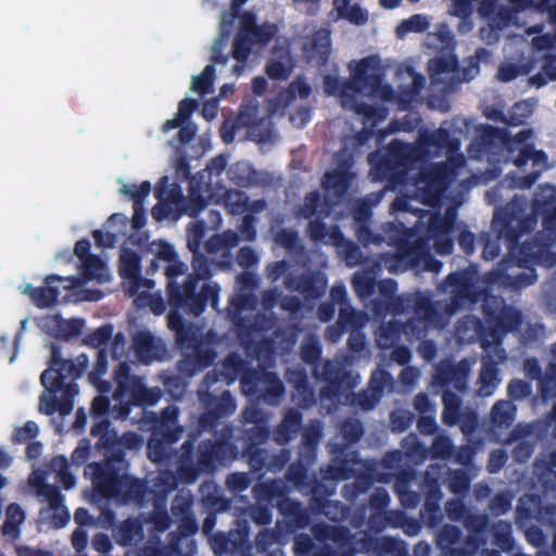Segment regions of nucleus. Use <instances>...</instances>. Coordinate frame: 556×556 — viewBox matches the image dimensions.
<instances>
[{"instance_id":"17","label":"nucleus","mask_w":556,"mask_h":556,"mask_svg":"<svg viewBox=\"0 0 556 556\" xmlns=\"http://www.w3.org/2000/svg\"><path fill=\"white\" fill-rule=\"evenodd\" d=\"M285 287L300 293L307 301H315L324 296L328 280L318 271L303 273L300 275L288 274L283 279Z\"/></svg>"},{"instance_id":"26","label":"nucleus","mask_w":556,"mask_h":556,"mask_svg":"<svg viewBox=\"0 0 556 556\" xmlns=\"http://www.w3.org/2000/svg\"><path fill=\"white\" fill-rule=\"evenodd\" d=\"M509 138V131L506 128H497L489 124H482L476 128V137L472 147L479 153H492L496 149L505 148V140Z\"/></svg>"},{"instance_id":"62","label":"nucleus","mask_w":556,"mask_h":556,"mask_svg":"<svg viewBox=\"0 0 556 556\" xmlns=\"http://www.w3.org/2000/svg\"><path fill=\"white\" fill-rule=\"evenodd\" d=\"M321 353V345L315 337H308L303 341L300 356L305 364L312 366V369L323 363Z\"/></svg>"},{"instance_id":"64","label":"nucleus","mask_w":556,"mask_h":556,"mask_svg":"<svg viewBox=\"0 0 556 556\" xmlns=\"http://www.w3.org/2000/svg\"><path fill=\"white\" fill-rule=\"evenodd\" d=\"M339 432L345 441L343 444L349 447L350 444H355L362 439L364 427L359 419L346 418L340 424Z\"/></svg>"},{"instance_id":"11","label":"nucleus","mask_w":556,"mask_h":556,"mask_svg":"<svg viewBox=\"0 0 556 556\" xmlns=\"http://www.w3.org/2000/svg\"><path fill=\"white\" fill-rule=\"evenodd\" d=\"M440 288L450 293V301L443 311L447 315H454L467 302H475L477 294L471 276L467 271H454L448 274L441 282Z\"/></svg>"},{"instance_id":"24","label":"nucleus","mask_w":556,"mask_h":556,"mask_svg":"<svg viewBox=\"0 0 556 556\" xmlns=\"http://www.w3.org/2000/svg\"><path fill=\"white\" fill-rule=\"evenodd\" d=\"M238 528L228 533L217 532L211 536V545L216 555L235 552L249 539L250 527L247 520L237 519Z\"/></svg>"},{"instance_id":"33","label":"nucleus","mask_w":556,"mask_h":556,"mask_svg":"<svg viewBox=\"0 0 556 556\" xmlns=\"http://www.w3.org/2000/svg\"><path fill=\"white\" fill-rule=\"evenodd\" d=\"M525 270L510 275L502 271L494 273V280H498L500 283L514 291H520L527 287L534 285L538 280V275L533 266L528 265L522 267Z\"/></svg>"},{"instance_id":"63","label":"nucleus","mask_w":556,"mask_h":556,"mask_svg":"<svg viewBox=\"0 0 556 556\" xmlns=\"http://www.w3.org/2000/svg\"><path fill=\"white\" fill-rule=\"evenodd\" d=\"M352 287L359 299H368L375 293L377 281L368 273H355L352 277Z\"/></svg>"},{"instance_id":"51","label":"nucleus","mask_w":556,"mask_h":556,"mask_svg":"<svg viewBox=\"0 0 556 556\" xmlns=\"http://www.w3.org/2000/svg\"><path fill=\"white\" fill-rule=\"evenodd\" d=\"M492 543L502 552H511L515 548L511 525L505 520H498L491 527Z\"/></svg>"},{"instance_id":"6","label":"nucleus","mask_w":556,"mask_h":556,"mask_svg":"<svg viewBox=\"0 0 556 556\" xmlns=\"http://www.w3.org/2000/svg\"><path fill=\"white\" fill-rule=\"evenodd\" d=\"M165 290L169 312L199 317L208 304L217 307L220 287L216 282H203L200 286L186 277L182 282H168Z\"/></svg>"},{"instance_id":"41","label":"nucleus","mask_w":556,"mask_h":556,"mask_svg":"<svg viewBox=\"0 0 556 556\" xmlns=\"http://www.w3.org/2000/svg\"><path fill=\"white\" fill-rule=\"evenodd\" d=\"M115 539L121 546H131L143 539V527L137 519L128 518L115 530Z\"/></svg>"},{"instance_id":"38","label":"nucleus","mask_w":556,"mask_h":556,"mask_svg":"<svg viewBox=\"0 0 556 556\" xmlns=\"http://www.w3.org/2000/svg\"><path fill=\"white\" fill-rule=\"evenodd\" d=\"M202 504L211 513H223L231 507V501L219 494L218 486L214 482H205L201 485Z\"/></svg>"},{"instance_id":"50","label":"nucleus","mask_w":556,"mask_h":556,"mask_svg":"<svg viewBox=\"0 0 556 556\" xmlns=\"http://www.w3.org/2000/svg\"><path fill=\"white\" fill-rule=\"evenodd\" d=\"M332 238L334 239L336 244L340 249V252L342 253L348 266L354 267L362 263L363 253L355 242L345 239L339 229L333 230Z\"/></svg>"},{"instance_id":"22","label":"nucleus","mask_w":556,"mask_h":556,"mask_svg":"<svg viewBox=\"0 0 556 556\" xmlns=\"http://www.w3.org/2000/svg\"><path fill=\"white\" fill-rule=\"evenodd\" d=\"M241 345L247 355L256 359L260 363L258 368L270 367L276 362L277 346L274 338H263L261 340H253L245 338L244 332L239 333Z\"/></svg>"},{"instance_id":"8","label":"nucleus","mask_w":556,"mask_h":556,"mask_svg":"<svg viewBox=\"0 0 556 556\" xmlns=\"http://www.w3.org/2000/svg\"><path fill=\"white\" fill-rule=\"evenodd\" d=\"M482 313L486 323V327L480 333L483 348L491 343L501 344L504 337L517 331L523 321V315L519 309L495 296L484 299Z\"/></svg>"},{"instance_id":"4","label":"nucleus","mask_w":556,"mask_h":556,"mask_svg":"<svg viewBox=\"0 0 556 556\" xmlns=\"http://www.w3.org/2000/svg\"><path fill=\"white\" fill-rule=\"evenodd\" d=\"M218 427L210 431L214 439L202 440L197 447L192 439H187L181 444L176 457V472L182 483L192 484L200 476L214 473L238 458L239 448L231 441L232 426L225 424L217 430Z\"/></svg>"},{"instance_id":"14","label":"nucleus","mask_w":556,"mask_h":556,"mask_svg":"<svg viewBox=\"0 0 556 556\" xmlns=\"http://www.w3.org/2000/svg\"><path fill=\"white\" fill-rule=\"evenodd\" d=\"M161 492L162 491L150 488L147 480L126 473L123 477L116 496L113 498L123 504H132L143 509L147 508Z\"/></svg>"},{"instance_id":"12","label":"nucleus","mask_w":556,"mask_h":556,"mask_svg":"<svg viewBox=\"0 0 556 556\" xmlns=\"http://www.w3.org/2000/svg\"><path fill=\"white\" fill-rule=\"evenodd\" d=\"M383 80V75L372 58L357 62L350 80L344 81L341 93H376Z\"/></svg>"},{"instance_id":"44","label":"nucleus","mask_w":556,"mask_h":556,"mask_svg":"<svg viewBox=\"0 0 556 556\" xmlns=\"http://www.w3.org/2000/svg\"><path fill=\"white\" fill-rule=\"evenodd\" d=\"M365 551H374L379 556L393 555L402 549V542L393 536L365 538L362 540Z\"/></svg>"},{"instance_id":"5","label":"nucleus","mask_w":556,"mask_h":556,"mask_svg":"<svg viewBox=\"0 0 556 556\" xmlns=\"http://www.w3.org/2000/svg\"><path fill=\"white\" fill-rule=\"evenodd\" d=\"M113 381L116 388L113 400V418L126 419L132 406H153L162 397L160 388H147L143 378L131 374V367L126 361L119 362L113 371Z\"/></svg>"},{"instance_id":"39","label":"nucleus","mask_w":556,"mask_h":556,"mask_svg":"<svg viewBox=\"0 0 556 556\" xmlns=\"http://www.w3.org/2000/svg\"><path fill=\"white\" fill-rule=\"evenodd\" d=\"M154 195L159 202H165L170 206L176 205L179 211L182 204L186 202V198L182 194V190L178 184L168 185V177L163 176L155 189Z\"/></svg>"},{"instance_id":"42","label":"nucleus","mask_w":556,"mask_h":556,"mask_svg":"<svg viewBox=\"0 0 556 556\" xmlns=\"http://www.w3.org/2000/svg\"><path fill=\"white\" fill-rule=\"evenodd\" d=\"M516 416V406L508 400L496 401L490 412V421L495 428H509Z\"/></svg>"},{"instance_id":"13","label":"nucleus","mask_w":556,"mask_h":556,"mask_svg":"<svg viewBox=\"0 0 556 556\" xmlns=\"http://www.w3.org/2000/svg\"><path fill=\"white\" fill-rule=\"evenodd\" d=\"M313 376L316 380L325 382L319 391L321 399L332 400L350 387L349 371L340 363L331 359H325L319 366H315Z\"/></svg>"},{"instance_id":"25","label":"nucleus","mask_w":556,"mask_h":556,"mask_svg":"<svg viewBox=\"0 0 556 556\" xmlns=\"http://www.w3.org/2000/svg\"><path fill=\"white\" fill-rule=\"evenodd\" d=\"M167 326L175 333L177 346L182 351L195 350V346H204L198 339L193 325L187 323L181 314L168 312Z\"/></svg>"},{"instance_id":"20","label":"nucleus","mask_w":556,"mask_h":556,"mask_svg":"<svg viewBox=\"0 0 556 556\" xmlns=\"http://www.w3.org/2000/svg\"><path fill=\"white\" fill-rule=\"evenodd\" d=\"M64 278L58 275H48L45 278V285L40 287H34L31 283H26L21 287V292L29 296L31 302L38 308H50L56 305L61 290L60 286H55V282H63Z\"/></svg>"},{"instance_id":"48","label":"nucleus","mask_w":556,"mask_h":556,"mask_svg":"<svg viewBox=\"0 0 556 556\" xmlns=\"http://www.w3.org/2000/svg\"><path fill=\"white\" fill-rule=\"evenodd\" d=\"M442 422L448 427L456 426L464 410L462 407V399L456 393L447 390L442 394Z\"/></svg>"},{"instance_id":"43","label":"nucleus","mask_w":556,"mask_h":556,"mask_svg":"<svg viewBox=\"0 0 556 556\" xmlns=\"http://www.w3.org/2000/svg\"><path fill=\"white\" fill-rule=\"evenodd\" d=\"M403 333L402 323L391 319L382 324L376 332V342L379 349L389 350L393 348L401 339Z\"/></svg>"},{"instance_id":"32","label":"nucleus","mask_w":556,"mask_h":556,"mask_svg":"<svg viewBox=\"0 0 556 556\" xmlns=\"http://www.w3.org/2000/svg\"><path fill=\"white\" fill-rule=\"evenodd\" d=\"M278 511L292 525L298 528H305L309 522V515L302 503L286 496L278 502Z\"/></svg>"},{"instance_id":"28","label":"nucleus","mask_w":556,"mask_h":556,"mask_svg":"<svg viewBox=\"0 0 556 556\" xmlns=\"http://www.w3.org/2000/svg\"><path fill=\"white\" fill-rule=\"evenodd\" d=\"M252 493L258 504L278 506V502L288 493V488L282 480L273 479L256 483Z\"/></svg>"},{"instance_id":"2","label":"nucleus","mask_w":556,"mask_h":556,"mask_svg":"<svg viewBox=\"0 0 556 556\" xmlns=\"http://www.w3.org/2000/svg\"><path fill=\"white\" fill-rule=\"evenodd\" d=\"M532 200L531 214L522 216V203L514 198L496 208L492 218V231L505 238L509 262L517 267L544 263L555 247L556 208L548 210V204L556 201V188L544 185Z\"/></svg>"},{"instance_id":"30","label":"nucleus","mask_w":556,"mask_h":556,"mask_svg":"<svg viewBox=\"0 0 556 556\" xmlns=\"http://www.w3.org/2000/svg\"><path fill=\"white\" fill-rule=\"evenodd\" d=\"M442 496L440 486L437 483L429 485L424 506L420 510V517L429 528H437L442 521L443 516L440 508Z\"/></svg>"},{"instance_id":"55","label":"nucleus","mask_w":556,"mask_h":556,"mask_svg":"<svg viewBox=\"0 0 556 556\" xmlns=\"http://www.w3.org/2000/svg\"><path fill=\"white\" fill-rule=\"evenodd\" d=\"M415 318L426 320L427 323H437L440 317V313L437 308V304L431 301L429 296L417 295L412 298V306Z\"/></svg>"},{"instance_id":"58","label":"nucleus","mask_w":556,"mask_h":556,"mask_svg":"<svg viewBox=\"0 0 556 556\" xmlns=\"http://www.w3.org/2000/svg\"><path fill=\"white\" fill-rule=\"evenodd\" d=\"M165 391L174 399H181L187 390L188 378L179 372L164 371L160 376Z\"/></svg>"},{"instance_id":"29","label":"nucleus","mask_w":556,"mask_h":556,"mask_svg":"<svg viewBox=\"0 0 556 556\" xmlns=\"http://www.w3.org/2000/svg\"><path fill=\"white\" fill-rule=\"evenodd\" d=\"M303 415L295 408H289L275 429V441L285 445L292 441L302 428Z\"/></svg>"},{"instance_id":"60","label":"nucleus","mask_w":556,"mask_h":556,"mask_svg":"<svg viewBox=\"0 0 556 556\" xmlns=\"http://www.w3.org/2000/svg\"><path fill=\"white\" fill-rule=\"evenodd\" d=\"M422 178L428 186L442 190L448 182L450 168L446 163H434L422 173Z\"/></svg>"},{"instance_id":"1","label":"nucleus","mask_w":556,"mask_h":556,"mask_svg":"<svg viewBox=\"0 0 556 556\" xmlns=\"http://www.w3.org/2000/svg\"><path fill=\"white\" fill-rule=\"evenodd\" d=\"M218 366L206 372L198 387V400L203 408L198 419V428L212 431L230 417L237 408V402L229 390H223L222 383L233 382L240 377L241 392L255 397L269 406H278L286 393L279 376L264 368H248L238 353L228 354Z\"/></svg>"},{"instance_id":"10","label":"nucleus","mask_w":556,"mask_h":556,"mask_svg":"<svg viewBox=\"0 0 556 556\" xmlns=\"http://www.w3.org/2000/svg\"><path fill=\"white\" fill-rule=\"evenodd\" d=\"M50 352L49 366L42 371L40 382L48 392L56 394L64 388L67 379L79 378V370H76L74 361L62 357L61 346L56 343H50Z\"/></svg>"},{"instance_id":"19","label":"nucleus","mask_w":556,"mask_h":556,"mask_svg":"<svg viewBox=\"0 0 556 556\" xmlns=\"http://www.w3.org/2000/svg\"><path fill=\"white\" fill-rule=\"evenodd\" d=\"M118 274L123 280L130 283V292L136 294L141 287L152 289L154 281L141 277V256L138 252L125 249L118 262Z\"/></svg>"},{"instance_id":"52","label":"nucleus","mask_w":556,"mask_h":556,"mask_svg":"<svg viewBox=\"0 0 556 556\" xmlns=\"http://www.w3.org/2000/svg\"><path fill=\"white\" fill-rule=\"evenodd\" d=\"M500 383L498 369L496 364L488 361L484 362L479 376L478 394L481 396H490Z\"/></svg>"},{"instance_id":"47","label":"nucleus","mask_w":556,"mask_h":556,"mask_svg":"<svg viewBox=\"0 0 556 556\" xmlns=\"http://www.w3.org/2000/svg\"><path fill=\"white\" fill-rule=\"evenodd\" d=\"M108 370V352L105 349H99L97 352V359L92 370L89 372L90 382L97 388L100 393L106 394L112 390L111 381L103 380L102 376Z\"/></svg>"},{"instance_id":"56","label":"nucleus","mask_w":556,"mask_h":556,"mask_svg":"<svg viewBox=\"0 0 556 556\" xmlns=\"http://www.w3.org/2000/svg\"><path fill=\"white\" fill-rule=\"evenodd\" d=\"M323 187L337 197H343L350 188V175L346 170L327 172L323 178Z\"/></svg>"},{"instance_id":"54","label":"nucleus","mask_w":556,"mask_h":556,"mask_svg":"<svg viewBox=\"0 0 556 556\" xmlns=\"http://www.w3.org/2000/svg\"><path fill=\"white\" fill-rule=\"evenodd\" d=\"M153 511L150 516V521L159 532H165L172 525V518L166 509V493L163 491L151 502Z\"/></svg>"},{"instance_id":"34","label":"nucleus","mask_w":556,"mask_h":556,"mask_svg":"<svg viewBox=\"0 0 556 556\" xmlns=\"http://www.w3.org/2000/svg\"><path fill=\"white\" fill-rule=\"evenodd\" d=\"M468 376L469 366L464 362L440 366L438 369L439 381L442 384H453L459 391L466 389Z\"/></svg>"},{"instance_id":"61","label":"nucleus","mask_w":556,"mask_h":556,"mask_svg":"<svg viewBox=\"0 0 556 556\" xmlns=\"http://www.w3.org/2000/svg\"><path fill=\"white\" fill-rule=\"evenodd\" d=\"M192 271L186 277L193 280L194 282H206L212 276L211 262L204 254L194 251L191 261Z\"/></svg>"},{"instance_id":"35","label":"nucleus","mask_w":556,"mask_h":556,"mask_svg":"<svg viewBox=\"0 0 556 556\" xmlns=\"http://www.w3.org/2000/svg\"><path fill=\"white\" fill-rule=\"evenodd\" d=\"M132 349L137 358L143 364H150L159 358V346L154 336L149 331H140L134 337Z\"/></svg>"},{"instance_id":"15","label":"nucleus","mask_w":556,"mask_h":556,"mask_svg":"<svg viewBox=\"0 0 556 556\" xmlns=\"http://www.w3.org/2000/svg\"><path fill=\"white\" fill-rule=\"evenodd\" d=\"M114 405L111 400L103 393L96 396L91 403L90 415L93 419L90 433L93 438H98L97 445H108L114 442L115 430L111 428L109 416L113 417Z\"/></svg>"},{"instance_id":"49","label":"nucleus","mask_w":556,"mask_h":556,"mask_svg":"<svg viewBox=\"0 0 556 556\" xmlns=\"http://www.w3.org/2000/svg\"><path fill=\"white\" fill-rule=\"evenodd\" d=\"M541 498L538 495H523L518 500L515 511V520L519 527L528 525L532 519H536L538 506Z\"/></svg>"},{"instance_id":"27","label":"nucleus","mask_w":556,"mask_h":556,"mask_svg":"<svg viewBox=\"0 0 556 556\" xmlns=\"http://www.w3.org/2000/svg\"><path fill=\"white\" fill-rule=\"evenodd\" d=\"M151 184L146 180L139 186L137 185H124L121 188V193L132 200L134 215L131 219L132 228L136 230L141 229L146 224V211L144 201L151 192Z\"/></svg>"},{"instance_id":"3","label":"nucleus","mask_w":556,"mask_h":556,"mask_svg":"<svg viewBox=\"0 0 556 556\" xmlns=\"http://www.w3.org/2000/svg\"><path fill=\"white\" fill-rule=\"evenodd\" d=\"M459 148V140L453 138L450 130L442 127L433 131H420L417 143L393 139L384 153L378 150L369 153L370 174L375 180H386L392 185L402 184L408 170L430 153L435 156H440L443 152L454 154Z\"/></svg>"},{"instance_id":"59","label":"nucleus","mask_w":556,"mask_h":556,"mask_svg":"<svg viewBox=\"0 0 556 556\" xmlns=\"http://www.w3.org/2000/svg\"><path fill=\"white\" fill-rule=\"evenodd\" d=\"M319 485L314 488V493L311 498V506L318 513L324 514L327 518L332 521H338L337 510L340 508L339 502H333L327 498L332 492H326L324 495H318Z\"/></svg>"},{"instance_id":"36","label":"nucleus","mask_w":556,"mask_h":556,"mask_svg":"<svg viewBox=\"0 0 556 556\" xmlns=\"http://www.w3.org/2000/svg\"><path fill=\"white\" fill-rule=\"evenodd\" d=\"M288 381L291 383L299 396L300 405L308 407L316 402L314 388L311 386L307 374L304 369H295L288 372Z\"/></svg>"},{"instance_id":"40","label":"nucleus","mask_w":556,"mask_h":556,"mask_svg":"<svg viewBox=\"0 0 556 556\" xmlns=\"http://www.w3.org/2000/svg\"><path fill=\"white\" fill-rule=\"evenodd\" d=\"M333 10L339 18L346 20L354 25H364L368 21V12L352 0H333Z\"/></svg>"},{"instance_id":"57","label":"nucleus","mask_w":556,"mask_h":556,"mask_svg":"<svg viewBox=\"0 0 556 556\" xmlns=\"http://www.w3.org/2000/svg\"><path fill=\"white\" fill-rule=\"evenodd\" d=\"M242 456L247 458L251 471L258 475V479L267 472V448L261 446L242 448Z\"/></svg>"},{"instance_id":"9","label":"nucleus","mask_w":556,"mask_h":556,"mask_svg":"<svg viewBox=\"0 0 556 556\" xmlns=\"http://www.w3.org/2000/svg\"><path fill=\"white\" fill-rule=\"evenodd\" d=\"M260 403L255 399L254 403L247 405L240 413V422L244 426L240 435L242 448L261 446L269 439V416L258 407Z\"/></svg>"},{"instance_id":"21","label":"nucleus","mask_w":556,"mask_h":556,"mask_svg":"<svg viewBox=\"0 0 556 556\" xmlns=\"http://www.w3.org/2000/svg\"><path fill=\"white\" fill-rule=\"evenodd\" d=\"M463 531L459 527L454 525H444L438 535L437 544L441 549L443 556H470L477 548L478 544H473L470 548L466 545V540L462 542Z\"/></svg>"},{"instance_id":"37","label":"nucleus","mask_w":556,"mask_h":556,"mask_svg":"<svg viewBox=\"0 0 556 556\" xmlns=\"http://www.w3.org/2000/svg\"><path fill=\"white\" fill-rule=\"evenodd\" d=\"M253 47L254 45L249 36L236 34L231 49V56L237 62L232 66L233 75L240 76L243 74Z\"/></svg>"},{"instance_id":"45","label":"nucleus","mask_w":556,"mask_h":556,"mask_svg":"<svg viewBox=\"0 0 556 556\" xmlns=\"http://www.w3.org/2000/svg\"><path fill=\"white\" fill-rule=\"evenodd\" d=\"M463 525L469 532V535L466 538V545H469L471 548L475 543L479 545L478 540L488 531L490 520L484 514L468 513L464 518Z\"/></svg>"},{"instance_id":"53","label":"nucleus","mask_w":556,"mask_h":556,"mask_svg":"<svg viewBox=\"0 0 556 556\" xmlns=\"http://www.w3.org/2000/svg\"><path fill=\"white\" fill-rule=\"evenodd\" d=\"M312 58L316 64L321 67L326 66L331 53V40L328 33L316 31L311 42Z\"/></svg>"},{"instance_id":"18","label":"nucleus","mask_w":556,"mask_h":556,"mask_svg":"<svg viewBox=\"0 0 556 556\" xmlns=\"http://www.w3.org/2000/svg\"><path fill=\"white\" fill-rule=\"evenodd\" d=\"M331 454L333 455L331 463L320 470L323 479L343 481L352 478L354 476L353 465L359 463L358 452H348L346 445L334 444Z\"/></svg>"},{"instance_id":"46","label":"nucleus","mask_w":556,"mask_h":556,"mask_svg":"<svg viewBox=\"0 0 556 556\" xmlns=\"http://www.w3.org/2000/svg\"><path fill=\"white\" fill-rule=\"evenodd\" d=\"M179 525L178 530L169 532L168 538V548L173 552H177L180 546V541L182 538H189L195 534L199 530V525L194 517V514H190L185 517L178 518Z\"/></svg>"},{"instance_id":"7","label":"nucleus","mask_w":556,"mask_h":556,"mask_svg":"<svg viewBox=\"0 0 556 556\" xmlns=\"http://www.w3.org/2000/svg\"><path fill=\"white\" fill-rule=\"evenodd\" d=\"M179 408L169 405L160 415L151 417V435L147 442V456L153 464H167L172 445L180 440L184 427L178 424Z\"/></svg>"},{"instance_id":"16","label":"nucleus","mask_w":556,"mask_h":556,"mask_svg":"<svg viewBox=\"0 0 556 556\" xmlns=\"http://www.w3.org/2000/svg\"><path fill=\"white\" fill-rule=\"evenodd\" d=\"M97 493L111 500L116 496L125 472V468L114 467L113 462L93 463L88 466Z\"/></svg>"},{"instance_id":"23","label":"nucleus","mask_w":556,"mask_h":556,"mask_svg":"<svg viewBox=\"0 0 556 556\" xmlns=\"http://www.w3.org/2000/svg\"><path fill=\"white\" fill-rule=\"evenodd\" d=\"M191 351V353H185L176 364L177 371L188 379L208 368L217 356L215 350L208 346H195V350Z\"/></svg>"},{"instance_id":"31","label":"nucleus","mask_w":556,"mask_h":556,"mask_svg":"<svg viewBox=\"0 0 556 556\" xmlns=\"http://www.w3.org/2000/svg\"><path fill=\"white\" fill-rule=\"evenodd\" d=\"M323 438V424L318 419L309 420L304 428L302 434V443L300 454L305 457L307 463H312L316 458L317 447Z\"/></svg>"}]
</instances>
